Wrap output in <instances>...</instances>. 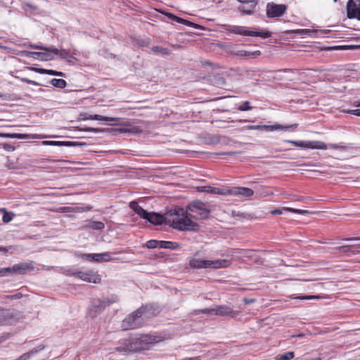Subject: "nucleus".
I'll list each match as a JSON object with an SVG mask.
<instances>
[{
  "instance_id": "obj_44",
  "label": "nucleus",
  "mask_w": 360,
  "mask_h": 360,
  "mask_svg": "<svg viewBox=\"0 0 360 360\" xmlns=\"http://www.w3.org/2000/svg\"><path fill=\"white\" fill-rule=\"evenodd\" d=\"M201 313L202 314H214V307H210V308H205L203 309L200 310Z\"/></svg>"
},
{
  "instance_id": "obj_28",
  "label": "nucleus",
  "mask_w": 360,
  "mask_h": 360,
  "mask_svg": "<svg viewBox=\"0 0 360 360\" xmlns=\"http://www.w3.org/2000/svg\"><path fill=\"white\" fill-rule=\"evenodd\" d=\"M112 257L109 252L94 254V261L95 262H109Z\"/></svg>"
},
{
  "instance_id": "obj_36",
  "label": "nucleus",
  "mask_w": 360,
  "mask_h": 360,
  "mask_svg": "<svg viewBox=\"0 0 360 360\" xmlns=\"http://www.w3.org/2000/svg\"><path fill=\"white\" fill-rule=\"evenodd\" d=\"M253 108L252 106H251L250 105V102L249 101H244L243 102L238 108V109L240 110V111H247V110H250Z\"/></svg>"
},
{
  "instance_id": "obj_4",
  "label": "nucleus",
  "mask_w": 360,
  "mask_h": 360,
  "mask_svg": "<svg viewBox=\"0 0 360 360\" xmlns=\"http://www.w3.org/2000/svg\"><path fill=\"white\" fill-rule=\"evenodd\" d=\"M198 255V252H195L189 259V265L193 269H220L230 265V262L226 259H202L197 257Z\"/></svg>"
},
{
  "instance_id": "obj_20",
  "label": "nucleus",
  "mask_w": 360,
  "mask_h": 360,
  "mask_svg": "<svg viewBox=\"0 0 360 360\" xmlns=\"http://www.w3.org/2000/svg\"><path fill=\"white\" fill-rule=\"evenodd\" d=\"M85 228L97 231H102L105 228V224L102 221L87 220L86 221Z\"/></svg>"
},
{
  "instance_id": "obj_7",
  "label": "nucleus",
  "mask_w": 360,
  "mask_h": 360,
  "mask_svg": "<svg viewBox=\"0 0 360 360\" xmlns=\"http://www.w3.org/2000/svg\"><path fill=\"white\" fill-rule=\"evenodd\" d=\"M66 272L67 275L81 279L88 283H93L97 284L100 283L101 281V278L100 275H98L97 272L93 270L82 271L74 269H68L66 271Z\"/></svg>"
},
{
  "instance_id": "obj_39",
  "label": "nucleus",
  "mask_w": 360,
  "mask_h": 360,
  "mask_svg": "<svg viewBox=\"0 0 360 360\" xmlns=\"http://www.w3.org/2000/svg\"><path fill=\"white\" fill-rule=\"evenodd\" d=\"M284 209L286 210L287 211H289V212H291L293 213H296V214H303V215L309 213V212L307 210H298V209H294V208H290V207H285Z\"/></svg>"
},
{
  "instance_id": "obj_26",
  "label": "nucleus",
  "mask_w": 360,
  "mask_h": 360,
  "mask_svg": "<svg viewBox=\"0 0 360 360\" xmlns=\"http://www.w3.org/2000/svg\"><path fill=\"white\" fill-rule=\"evenodd\" d=\"M32 70L34 71L41 73V74H47L49 75L59 76V77L65 76V74L63 72H58V71L53 70H46V69L35 68H33Z\"/></svg>"
},
{
  "instance_id": "obj_49",
  "label": "nucleus",
  "mask_w": 360,
  "mask_h": 360,
  "mask_svg": "<svg viewBox=\"0 0 360 360\" xmlns=\"http://www.w3.org/2000/svg\"><path fill=\"white\" fill-rule=\"evenodd\" d=\"M285 207H283V209H274L273 210L271 211V214H282L283 213V210H285L284 209ZM285 211H287L285 210Z\"/></svg>"
},
{
  "instance_id": "obj_56",
  "label": "nucleus",
  "mask_w": 360,
  "mask_h": 360,
  "mask_svg": "<svg viewBox=\"0 0 360 360\" xmlns=\"http://www.w3.org/2000/svg\"><path fill=\"white\" fill-rule=\"evenodd\" d=\"M236 153L235 151H229V152H221V153H219L218 155H234Z\"/></svg>"
},
{
  "instance_id": "obj_18",
  "label": "nucleus",
  "mask_w": 360,
  "mask_h": 360,
  "mask_svg": "<svg viewBox=\"0 0 360 360\" xmlns=\"http://www.w3.org/2000/svg\"><path fill=\"white\" fill-rule=\"evenodd\" d=\"M49 52L55 53L58 56L62 59H68V58H75L69 52V51L66 49H58L53 46H51L48 49Z\"/></svg>"
},
{
  "instance_id": "obj_22",
  "label": "nucleus",
  "mask_w": 360,
  "mask_h": 360,
  "mask_svg": "<svg viewBox=\"0 0 360 360\" xmlns=\"http://www.w3.org/2000/svg\"><path fill=\"white\" fill-rule=\"evenodd\" d=\"M28 56H31L36 59H41L45 60H52L53 57L51 56L50 52L41 53V52H30L27 54Z\"/></svg>"
},
{
  "instance_id": "obj_30",
  "label": "nucleus",
  "mask_w": 360,
  "mask_h": 360,
  "mask_svg": "<svg viewBox=\"0 0 360 360\" xmlns=\"http://www.w3.org/2000/svg\"><path fill=\"white\" fill-rule=\"evenodd\" d=\"M167 17L174 20V21H176V22H179V23H182V24H184V25H194L193 22H191L186 20H184L183 18H181L178 16H176L175 15L172 14V13H167Z\"/></svg>"
},
{
  "instance_id": "obj_47",
  "label": "nucleus",
  "mask_w": 360,
  "mask_h": 360,
  "mask_svg": "<svg viewBox=\"0 0 360 360\" xmlns=\"http://www.w3.org/2000/svg\"><path fill=\"white\" fill-rule=\"evenodd\" d=\"M22 297V293L17 292V293L13 294L12 295L7 296V298L11 299V300H18V299L21 298Z\"/></svg>"
},
{
  "instance_id": "obj_8",
  "label": "nucleus",
  "mask_w": 360,
  "mask_h": 360,
  "mask_svg": "<svg viewBox=\"0 0 360 360\" xmlns=\"http://www.w3.org/2000/svg\"><path fill=\"white\" fill-rule=\"evenodd\" d=\"M231 33L243 35V36H251V37H260L263 39L269 38L271 36V33L269 31L266 32H255L249 31L245 29L244 27L238 25H229L227 29Z\"/></svg>"
},
{
  "instance_id": "obj_5",
  "label": "nucleus",
  "mask_w": 360,
  "mask_h": 360,
  "mask_svg": "<svg viewBox=\"0 0 360 360\" xmlns=\"http://www.w3.org/2000/svg\"><path fill=\"white\" fill-rule=\"evenodd\" d=\"M129 207L141 218L146 219L154 225H160L166 224L165 214L162 215L155 212H148L141 207L136 202L132 201L129 203Z\"/></svg>"
},
{
  "instance_id": "obj_48",
  "label": "nucleus",
  "mask_w": 360,
  "mask_h": 360,
  "mask_svg": "<svg viewBox=\"0 0 360 360\" xmlns=\"http://www.w3.org/2000/svg\"><path fill=\"white\" fill-rule=\"evenodd\" d=\"M2 147L6 150H14V147L9 143H2Z\"/></svg>"
},
{
  "instance_id": "obj_37",
  "label": "nucleus",
  "mask_w": 360,
  "mask_h": 360,
  "mask_svg": "<svg viewBox=\"0 0 360 360\" xmlns=\"http://www.w3.org/2000/svg\"><path fill=\"white\" fill-rule=\"evenodd\" d=\"M146 245L149 249L159 248L160 247V240H150L147 241Z\"/></svg>"
},
{
  "instance_id": "obj_11",
  "label": "nucleus",
  "mask_w": 360,
  "mask_h": 360,
  "mask_svg": "<svg viewBox=\"0 0 360 360\" xmlns=\"http://www.w3.org/2000/svg\"><path fill=\"white\" fill-rule=\"evenodd\" d=\"M347 15L349 19L360 18V0H349L347 3Z\"/></svg>"
},
{
  "instance_id": "obj_63",
  "label": "nucleus",
  "mask_w": 360,
  "mask_h": 360,
  "mask_svg": "<svg viewBox=\"0 0 360 360\" xmlns=\"http://www.w3.org/2000/svg\"><path fill=\"white\" fill-rule=\"evenodd\" d=\"M81 119L82 120V118H91V115L88 116L87 114H82L81 115Z\"/></svg>"
},
{
  "instance_id": "obj_38",
  "label": "nucleus",
  "mask_w": 360,
  "mask_h": 360,
  "mask_svg": "<svg viewBox=\"0 0 360 360\" xmlns=\"http://www.w3.org/2000/svg\"><path fill=\"white\" fill-rule=\"evenodd\" d=\"M0 212H4V214L2 217V221L4 223H8L13 219L12 216L9 213L6 212L5 209H0Z\"/></svg>"
},
{
  "instance_id": "obj_52",
  "label": "nucleus",
  "mask_w": 360,
  "mask_h": 360,
  "mask_svg": "<svg viewBox=\"0 0 360 360\" xmlns=\"http://www.w3.org/2000/svg\"><path fill=\"white\" fill-rule=\"evenodd\" d=\"M80 131H91V132H98V129L96 128H91V127H87L83 129H79Z\"/></svg>"
},
{
  "instance_id": "obj_50",
  "label": "nucleus",
  "mask_w": 360,
  "mask_h": 360,
  "mask_svg": "<svg viewBox=\"0 0 360 360\" xmlns=\"http://www.w3.org/2000/svg\"><path fill=\"white\" fill-rule=\"evenodd\" d=\"M32 47L34 49L46 51V52H49V50H48L49 47H45V46H39V45H33V46H32Z\"/></svg>"
},
{
  "instance_id": "obj_16",
  "label": "nucleus",
  "mask_w": 360,
  "mask_h": 360,
  "mask_svg": "<svg viewBox=\"0 0 360 360\" xmlns=\"http://www.w3.org/2000/svg\"><path fill=\"white\" fill-rule=\"evenodd\" d=\"M44 145L57 146H86V143L83 142H72V141H44Z\"/></svg>"
},
{
  "instance_id": "obj_45",
  "label": "nucleus",
  "mask_w": 360,
  "mask_h": 360,
  "mask_svg": "<svg viewBox=\"0 0 360 360\" xmlns=\"http://www.w3.org/2000/svg\"><path fill=\"white\" fill-rule=\"evenodd\" d=\"M20 80L22 82H26V83H28V84H34V85H36V86H39L40 84L34 81V80H31L30 79H27V78H25V77H22V78H20Z\"/></svg>"
},
{
  "instance_id": "obj_15",
  "label": "nucleus",
  "mask_w": 360,
  "mask_h": 360,
  "mask_svg": "<svg viewBox=\"0 0 360 360\" xmlns=\"http://www.w3.org/2000/svg\"><path fill=\"white\" fill-rule=\"evenodd\" d=\"M120 345L115 348V350L122 354L126 355L134 352L129 338L120 342Z\"/></svg>"
},
{
  "instance_id": "obj_14",
  "label": "nucleus",
  "mask_w": 360,
  "mask_h": 360,
  "mask_svg": "<svg viewBox=\"0 0 360 360\" xmlns=\"http://www.w3.org/2000/svg\"><path fill=\"white\" fill-rule=\"evenodd\" d=\"M34 266L32 262H20L12 266L14 274H24L27 271L34 270Z\"/></svg>"
},
{
  "instance_id": "obj_24",
  "label": "nucleus",
  "mask_w": 360,
  "mask_h": 360,
  "mask_svg": "<svg viewBox=\"0 0 360 360\" xmlns=\"http://www.w3.org/2000/svg\"><path fill=\"white\" fill-rule=\"evenodd\" d=\"M160 248L178 250L180 248L179 243L172 241L160 240Z\"/></svg>"
},
{
  "instance_id": "obj_32",
  "label": "nucleus",
  "mask_w": 360,
  "mask_h": 360,
  "mask_svg": "<svg viewBox=\"0 0 360 360\" xmlns=\"http://www.w3.org/2000/svg\"><path fill=\"white\" fill-rule=\"evenodd\" d=\"M51 84L53 86L60 88V89H64L67 85L65 80H64L63 79H52L51 80Z\"/></svg>"
},
{
  "instance_id": "obj_25",
  "label": "nucleus",
  "mask_w": 360,
  "mask_h": 360,
  "mask_svg": "<svg viewBox=\"0 0 360 360\" xmlns=\"http://www.w3.org/2000/svg\"><path fill=\"white\" fill-rule=\"evenodd\" d=\"M248 129H261V130H270L273 131L274 129H278L281 128H283L281 125H273V126H268V125H249L247 127Z\"/></svg>"
},
{
  "instance_id": "obj_46",
  "label": "nucleus",
  "mask_w": 360,
  "mask_h": 360,
  "mask_svg": "<svg viewBox=\"0 0 360 360\" xmlns=\"http://www.w3.org/2000/svg\"><path fill=\"white\" fill-rule=\"evenodd\" d=\"M129 133L133 134H139L142 132V129L139 127H134L132 128H129Z\"/></svg>"
},
{
  "instance_id": "obj_34",
  "label": "nucleus",
  "mask_w": 360,
  "mask_h": 360,
  "mask_svg": "<svg viewBox=\"0 0 360 360\" xmlns=\"http://www.w3.org/2000/svg\"><path fill=\"white\" fill-rule=\"evenodd\" d=\"M292 299H299L302 300H319L320 299L319 295H302V296H295V295H292L290 296Z\"/></svg>"
},
{
  "instance_id": "obj_54",
  "label": "nucleus",
  "mask_w": 360,
  "mask_h": 360,
  "mask_svg": "<svg viewBox=\"0 0 360 360\" xmlns=\"http://www.w3.org/2000/svg\"><path fill=\"white\" fill-rule=\"evenodd\" d=\"M217 190H218L217 188H211V187H209L208 189H205L203 190L204 191H206V192H208V193H219V191H217Z\"/></svg>"
},
{
  "instance_id": "obj_35",
  "label": "nucleus",
  "mask_w": 360,
  "mask_h": 360,
  "mask_svg": "<svg viewBox=\"0 0 360 360\" xmlns=\"http://www.w3.org/2000/svg\"><path fill=\"white\" fill-rule=\"evenodd\" d=\"M13 274L12 266L0 269V277Z\"/></svg>"
},
{
  "instance_id": "obj_19",
  "label": "nucleus",
  "mask_w": 360,
  "mask_h": 360,
  "mask_svg": "<svg viewBox=\"0 0 360 360\" xmlns=\"http://www.w3.org/2000/svg\"><path fill=\"white\" fill-rule=\"evenodd\" d=\"M354 247H360V245H342V246L337 247L335 248V250L339 252H343L348 256L360 254V250H352V248H354Z\"/></svg>"
},
{
  "instance_id": "obj_51",
  "label": "nucleus",
  "mask_w": 360,
  "mask_h": 360,
  "mask_svg": "<svg viewBox=\"0 0 360 360\" xmlns=\"http://www.w3.org/2000/svg\"><path fill=\"white\" fill-rule=\"evenodd\" d=\"M313 31L309 29H302V30H299L297 31V32H299L300 34H309V33H311Z\"/></svg>"
},
{
  "instance_id": "obj_1",
  "label": "nucleus",
  "mask_w": 360,
  "mask_h": 360,
  "mask_svg": "<svg viewBox=\"0 0 360 360\" xmlns=\"http://www.w3.org/2000/svg\"><path fill=\"white\" fill-rule=\"evenodd\" d=\"M159 312L160 309L156 304H146L126 317L122 321V327L124 330H130L141 327L144 325L146 320L157 316Z\"/></svg>"
},
{
  "instance_id": "obj_23",
  "label": "nucleus",
  "mask_w": 360,
  "mask_h": 360,
  "mask_svg": "<svg viewBox=\"0 0 360 360\" xmlns=\"http://www.w3.org/2000/svg\"><path fill=\"white\" fill-rule=\"evenodd\" d=\"M248 6H240L238 7L239 11L244 15H252L254 13L255 8L257 3L247 4Z\"/></svg>"
},
{
  "instance_id": "obj_64",
  "label": "nucleus",
  "mask_w": 360,
  "mask_h": 360,
  "mask_svg": "<svg viewBox=\"0 0 360 360\" xmlns=\"http://www.w3.org/2000/svg\"><path fill=\"white\" fill-rule=\"evenodd\" d=\"M296 127H297V124H294V125L290 126V127H294V128H295Z\"/></svg>"
},
{
  "instance_id": "obj_59",
  "label": "nucleus",
  "mask_w": 360,
  "mask_h": 360,
  "mask_svg": "<svg viewBox=\"0 0 360 360\" xmlns=\"http://www.w3.org/2000/svg\"><path fill=\"white\" fill-rule=\"evenodd\" d=\"M344 240L347 241L360 240V237L347 238H345Z\"/></svg>"
},
{
  "instance_id": "obj_40",
  "label": "nucleus",
  "mask_w": 360,
  "mask_h": 360,
  "mask_svg": "<svg viewBox=\"0 0 360 360\" xmlns=\"http://www.w3.org/2000/svg\"><path fill=\"white\" fill-rule=\"evenodd\" d=\"M104 302H106V306L109 305L111 303H114L118 301V298L116 295H111L110 297L103 298Z\"/></svg>"
},
{
  "instance_id": "obj_55",
  "label": "nucleus",
  "mask_w": 360,
  "mask_h": 360,
  "mask_svg": "<svg viewBox=\"0 0 360 360\" xmlns=\"http://www.w3.org/2000/svg\"><path fill=\"white\" fill-rule=\"evenodd\" d=\"M118 132L125 134L129 133V128H119L116 129Z\"/></svg>"
},
{
  "instance_id": "obj_62",
  "label": "nucleus",
  "mask_w": 360,
  "mask_h": 360,
  "mask_svg": "<svg viewBox=\"0 0 360 360\" xmlns=\"http://www.w3.org/2000/svg\"><path fill=\"white\" fill-rule=\"evenodd\" d=\"M235 251H236V252H240V253H243V254H244V255H245V253L249 252V251H248V250H236Z\"/></svg>"
},
{
  "instance_id": "obj_2",
  "label": "nucleus",
  "mask_w": 360,
  "mask_h": 360,
  "mask_svg": "<svg viewBox=\"0 0 360 360\" xmlns=\"http://www.w3.org/2000/svg\"><path fill=\"white\" fill-rule=\"evenodd\" d=\"M183 208L176 207L165 213L166 224L179 231H197L199 225L188 218Z\"/></svg>"
},
{
  "instance_id": "obj_60",
  "label": "nucleus",
  "mask_w": 360,
  "mask_h": 360,
  "mask_svg": "<svg viewBox=\"0 0 360 360\" xmlns=\"http://www.w3.org/2000/svg\"><path fill=\"white\" fill-rule=\"evenodd\" d=\"M329 146L332 148H339L340 146L335 143H330L329 144Z\"/></svg>"
},
{
  "instance_id": "obj_58",
  "label": "nucleus",
  "mask_w": 360,
  "mask_h": 360,
  "mask_svg": "<svg viewBox=\"0 0 360 360\" xmlns=\"http://www.w3.org/2000/svg\"><path fill=\"white\" fill-rule=\"evenodd\" d=\"M239 2L243 3V4H251V3H257L255 0H238Z\"/></svg>"
},
{
  "instance_id": "obj_33",
  "label": "nucleus",
  "mask_w": 360,
  "mask_h": 360,
  "mask_svg": "<svg viewBox=\"0 0 360 360\" xmlns=\"http://www.w3.org/2000/svg\"><path fill=\"white\" fill-rule=\"evenodd\" d=\"M295 354L293 352H288L281 354H278L276 357V360H290L294 358Z\"/></svg>"
},
{
  "instance_id": "obj_29",
  "label": "nucleus",
  "mask_w": 360,
  "mask_h": 360,
  "mask_svg": "<svg viewBox=\"0 0 360 360\" xmlns=\"http://www.w3.org/2000/svg\"><path fill=\"white\" fill-rule=\"evenodd\" d=\"M151 51L158 55L166 56L170 53L169 50L162 46H155L152 47Z\"/></svg>"
},
{
  "instance_id": "obj_10",
  "label": "nucleus",
  "mask_w": 360,
  "mask_h": 360,
  "mask_svg": "<svg viewBox=\"0 0 360 360\" xmlns=\"http://www.w3.org/2000/svg\"><path fill=\"white\" fill-rule=\"evenodd\" d=\"M106 307V302H104L103 299H95L88 309L87 315L94 319L100 314Z\"/></svg>"
},
{
  "instance_id": "obj_13",
  "label": "nucleus",
  "mask_w": 360,
  "mask_h": 360,
  "mask_svg": "<svg viewBox=\"0 0 360 360\" xmlns=\"http://www.w3.org/2000/svg\"><path fill=\"white\" fill-rule=\"evenodd\" d=\"M302 148H311V149H327V145L322 141H300L299 146Z\"/></svg>"
},
{
  "instance_id": "obj_61",
  "label": "nucleus",
  "mask_w": 360,
  "mask_h": 360,
  "mask_svg": "<svg viewBox=\"0 0 360 360\" xmlns=\"http://www.w3.org/2000/svg\"><path fill=\"white\" fill-rule=\"evenodd\" d=\"M352 104L355 107H360V101H355L353 102Z\"/></svg>"
},
{
  "instance_id": "obj_21",
  "label": "nucleus",
  "mask_w": 360,
  "mask_h": 360,
  "mask_svg": "<svg viewBox=\"0 0 360 360\" xmlns=\"http://www.w3.org/2000/svg\"><path fill=\"white\" fill-rule=\"evenodd\" d=\"M261 55L260 51H238L236 53V56L240 58H255Z\"/></svg>"
},
{
  "instance_id": "obj_43",
  "label": "nucleus",
  "mask_w": 360,
  "mask_h": 360,
  "mask_svg": "<svg viewBox=\"0 0 360 360\" xmlns=\"http://www.w3.org/2000/svg\"><path fill=\"white\" fill-rule=\"evenodd\" d=\"M80 257L86 260L94 261V254H82Z\"/></svg>"
},
{
  "instance_id": "obj_31",
  "label": "nucleus",
  "mask_w": 360,
  "mask_h": 360,
  "mask_svg": "<svg viewBox=\"0 0 360 360\" xmlns=\"http://www.w3.org/2000/svg\"><path fill=\"white\" fill-rule=\"evenodd\" d=\"M99 120V121H115V120H116V118L105 117V116H102L100 115H91V118H82V120Z\"/></svg>"
},
{
  "instance_id": "obj_9",
  "label": "nucleus",
  "mask_w": 360,
  "mask_h": 360,
  "mask_svg": "<svg viewBox=\"0 0 360 360\" xmlns=\"http://www.w3.org/2000/svg\"><path fill=\"white\" fill-rule=\"evenodd\" d=\"M285 4H277L274 2H269L266 6V15L268 18H279L283 15L287 11Z\"/></svg>"
},
{
  "instance_id": "obj_12",
  "label": "nucleus",
  "mask_w": 360,
  "mask_h": 360,
  "mask_svg": "<svg viewBox=\"0 0 360 360\" xmlns=\"http://www.w3.org/2000/svg\"><path fill=\"white\" fill-rule=\"evenodd\" d=\"M238 314V311L233 310L229 305H217L214 307V315L216 316L235 318Z\"/></svg>"
},
{
  "instance_id": "obj_27",
  "label": "nucleus",
  "mask_w": 360,
  "mask_h": 360,
  "mask_svg": "<svg viewBox=\"0 0 360 360\" xmlns=\"http://www.w3.org/2000/svg\"><path fill=\"white\" fill-rule=\"evenodd\" d=\"M0 137L23 139L30 138V135L27 134H18V133H13V134L0 133Z\"/></svg>"
},
{
  "instance_id": "obj_41",
  "label": "nucleus",
  "mask_w": 360,
  "mask_h": 360,
  "mask_svg": "<svg viewBox=\"0 0 360 360\" xmlns=\"http://www.w3.org/2000/svg\"><path fill=\"white\" fill-rule=\"evenodd\" d=\"M354 46H335L333 47H329V50H345L349 49H353Z\"/></svg>"
},
{
  "instance_id": "obj_57",
  "label": "nucleus",
  "mask_w": 360,
  "mask_h": 360,
  "mask_svg": "<svg viewBox=\"0 0 360 360\" xmlns=\"http://www.w3.org/2000/svg\"><path fill=\"white\" fill-rule=\"evenodd\" d=\"M286 142L288 143H290L292 145H294L296 147H298L299 146V141H291V140H288V141H285Z\"/></svg>"
},
{
  "instance_id": "obj_6",
  "label": "nucleus",
  "mask_w": 360,
  "mask_h": 360,
  "mask_svg": "<svg viewBox=\"0 0 360 360\" xmlns=\"http://www.w3.org/2000/svg\"><path fill=\"white\" fill-rule=\"evenodd\" d=\"M188 215L195 219H205L209 217L210 210L207 203L195 201L190 203L187 207Z\"/></svg>"
},
{
  "instance_id": "obj_17",
  "label": "nucleus",
  "mask_w": 360,
  "mask_h": 360,
  "mask_svg": "<svg viewBox=\"0 0 360 360\" xmlns=\"http://www.w3.org/2000/svg\"><path fill=\"white\" fill-rule=\"evenodd\" d=\"M229 193L235 195H241L244 197H250L254 194V191L246 187H237L234 188L229 191Z\"/></svg>"
},
{
  "instance_id": "obj_53",
  "label": "nucleus",
  "mask_w": 360,
  "mask_h": 360,
  "mask_svg": "<svg viewBox=\"0 0 360 360\" xmlns=\"http://www.w3.org/2000/svg\"><path fill=\"white\" fill-rule=\"evenodd\" d=\"M243 302L245 303V304H251V303H253L255 302V299L254 298H248V297H244L243 298Z\"/></svg>"
},
{
  "instance_id": "obj_3",
  "label": "nucleus",
  "mask_w": 360,
  "mask_h": 360,
  "mask_svg": "<svg viewBox=\"0 0 360 360\" xmlns=\"http://www.w3.org/2000/svg\"><path fill=\"white\" fill-rule=\"evenodd\" d=\"M134 352L148 349L151 345L160 341L158 336L148 334H134L129 337Z\"/></svg>"
},
{
  "instance_id": "obj_42",
  "label": "nucleus",
  "mask_w": 360,
  "mask_h": 360,
  "mask_svg": "<svg viewBox=\"0 0 360 360\" xmlns=\"http://www.w3.org/2000/svg\"><path fill=\"white\" fill-rule=\"evenodd\" d=\"M342 112H344V113L354 115L360 117V109H356V110H342Z\"/></svg>"
}]
</instances>
